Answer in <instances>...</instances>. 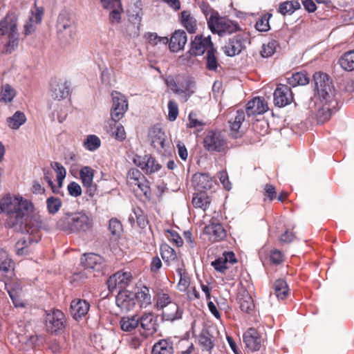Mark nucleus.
Wrapping results in <instances>:
<instances>
[{"mask_svg": "<svg viewBox=\"0 0 354 354\" xmlns=\"http://www.w3.org/2000/svg\"><path fill=\"white\" fill-rule=\"evenodd\" d=\"M317 95L311 99L309 109L317 119L324 122L330 119L332 109L337 105L335 88L330 77L324 73L317 72L313 75Z\"/></svg>", "mask_w": 354, "mask_h": 354, "instance_id": "1", "label": "nucleus"}, {"mask_svg": "<svg viewBox=\"0 0 354 354\" xmlns=\"http://www.w3.org/2000/svg\"><path fill=\"white\" fill-rule=\"evenodd\" d=\"M43 226L44 223L39 215H34L28 221H26L25 230L29 235L16 243L15 252L17 255L27 256L30 253L32 243H37L40 240L41 235L38 233L39 229Z\"/></svg>", "mask_w": 354, "mask_h": 354, "instance_id": "2", "label": "nucleus"}, {"mask_svg": "<svg viewBox=\"0 0 354 354\" xmlns=\"http://www.w3.org/2000/svg\"><path fill=\"white\" fill-rule=\"evenodd\" d=\"M57 227L69 232H85L92 226V220L84 212L65 213L57 221Z\"/></svg>", "mask_w": 354, "mask_h": 354, "instance_id": "3", "label": "nucleus"}, {"mask_svg": "<svg viewBox=\"0 0 354 354\" xmlns=\"http://www.w3.org/2000/svg\"><path fill=\"white\" fill-rule=\"evenodd\" d=\"M204 14L207 20L208 28L214 34L223 37L241 30L237 22L221 17L217 12L205 10Z\"/></svg>", "mask_w": 354, "mask_h": 354, "instance_id": "4", "label": "nucleus"}, {"mask_svg": "<svg viewBox=\"0 0 354 354\" xmlns=\"http://www.w3.org/2000/svg\"><path fill=\"white\" fill-rule=\"evenodd\" d=\"M165 83L171 91L180 96L182 102H187L194 93L195 81L190 76L178 75L176 79L168 77Z\"/></svg>", "mask_w": 354, "mask_h": 354, "instance_id": "5", "label": "nucleus"}, {"mask_svg": "<svg viewBox=\"0 0 354 354\" xmlns=\"http://www.w3.org/2000/svg\"><path fill=\"white\" fill-rule=\"evenodd\" d=\"M57 32L61 40L70 43L75 35V28L74 21L66 11L59 13L57 21Z\"/></svg>", "mask_w": 354, "mask_h": 354, "instance_id": "6", "label": "nucleus"}, {"mask_svg": "<svg viewBox=\"0 0 354 354\" xmlns=\"http://www.w3.org/2000/svg\"><path fill=\"white\" fill-rule=\"evenodd\" d=\"M133 279L132 274L128 271H118L111 276L107 280V286L110 292H127L126 288L129 286Z\"/></svg>", "mask_w": 354, "mask_h": 354, "instance_id": "7", "label": "nucleus"}, {"mask_svg": "<svg viewBox=\"0 0 354 354\" xmlns=\"http://www.w3.org/2000/svg\"><path fill=\"white\" fill-rule=\"evenodd\" d=\"M66 318L64 313L59 310H53L46 313V326L51 333H57L66 326Z\"/></svg>", "mask_w": 354, "mask_h": 354, "instance_id": "8", "label": "nucleus"}, {"mask_svg": "<svg viewBox=\"0 0 354 354\" xmlns=\"http://www.w3.org/2000/svg\"><path fill=\"white\" fill-rule=\"evenodd\" d=\"M113 105L111 117L114 122L119 121L128 109V102L126 97L118 92L112 93Z\"/></svg>", "mask_w": 354, "mask_h": 354, "instance_id": "9", "label": "nucleus"}, {"mask_svg": "<svg viewBox=\"0 0 354 354\" xmlns=\"http://www.w3.org/2000/svg\"><path fill=\"white\" fill-rule=\"evenodd\" d=\"M226 145L225 140L218 132L209 131L204 139V147L210 151H222Z\"/></svg>", "mask_w": 354, "mask_h": 354, "instance_id": "10", "label": "nucleus"}, {"mask_svg": "<svg viewBox=\"0 0 354 354\" xmlns=\"http://www.w3.org/2000/svg\"><path fill=\"white\" fill-rule=\"evenodd\" d=\"M133 162L146 174L156 172L160 169V165L150 155H145V156L136 155L134 156Z\"/></svg>", "mask_w": 354, "mask_h": 354, "instance_id": "11", "label": "nucleus"}, {"mask_svg": "<svg viewBox=\"0 0 354 354\" xmlns=\"http://www.w3.org/2000/svg\"><path fill=\"white\" fill-rule=\"evenodd\" d=\"M138 323L144 330L145 337L152 335L158 330L157 317L151 312L144 313L138 317Z\"/></svg>", "mask_w": 354, "mask_h": 354, "instance_id": "12", "label": "nucleus"}, {"mask_svg": "<svg viewBox=\"0 0 354 354\" xmlns=\"http://www.w3.org/2000/svg\"><path fill=\"white\" fill-rule=\"evenodd\" d=\"M19 205H17V213L12 214L8 221V226L11 227L20 225L24 223V212L32 211L33 209L32 203L28 201L19 198Z\"/></svg>", "mask_w": 354, "mask_h": 354, "instance_id": "13", "label": "nucleus"}, {"mask_svg": "<svg viewBox=\"0 0 354 354\" xmlns=\"http://www.w3.org/2000/svg\"><path fill=\"white\" fill-rule=\"evenodd\" d=\"M14 276L13 263L7 252L0 249V281L6 282Z\"/></svg>", "mask_w": 354, "mask_h": 354, "instance_id": "14", "label": "nucleus"}, {"mask_svg": "<svg viewBox=\"0 0 354 354\" xmlns=\"http://www.w3.org/2000/svg\"><path fill=\"white\" fill-rule=\"evenodd\" d=\"M293 96L290 88L285 84H280L274 92V103L279 107H283L292 102Z\"/></svg>", "mask_w": 354, "mask_h": 354, "instance_id": "15", "label": "nucleus"}, {"mask_svg": "<svg viewBox=\"0 0 354 354\" xmlns=\"http://www.w3.org/2000/svg\"><path fill=\"white\" fill-rule=\"evenodd\" d=\"M19 34L17 17L14 14H8L0 21V35L8 37Z\"/></svg>", "mask_w": 354, "mask_h": 354, "instance_id": "16", "label": "nucleus"}, {"mask_svg": "<svg viewBox=\"0 0 354 354\" xmlns=\"http://www.w3.org/2000/svg\"><path fill=\"white\" fill-rule=\"evenodd\" d=\"M246 39L241 35H237L230 38L224 47V53L226 55L233 57L239 54L245 47Z\"/></svg>", "mask_w": 354, "mask_h": 354, "instance_id": "17", "label": "nucleus"}, {"mask_svg": "<svg viewBox=\"0 0 354 354\" xmlns=\"http://www.w3.org/2000/svg\"><path fill=\"white\" fill-rule=\"evenodd\" d=\"M81 263L86 270L100 271L104 266V261L101 256L90 253L81 257Z\"/></svg>", "mask_w": 354, "mask_h": 354, "instance_id": "18", "label": "nucleus"}, {"mask_svg": "<svg viewBox=\"0 0 354 354\" xmlns=\"http://www.w3.org/2000/svg\"><path fill=\"white\" fill-rule=\"evenodd\" d=\"M204 233L208 236V239L212 242L218 241L224 239L226 236L225 230L221 224L212 221L208 225L204 228Z\"/></svg>", "mask_w": 354, "mask_h": 354, "instance_id": "19", "label": "nucleus"}, {"mask_svg": "<svg viewBox=\"0 0 354 354\" xmlns=\"http://www.w3.org/2000/svg\"><path fill=\"white\" fill-rule=\"evenodd\" d=\"M51 96L60 100L66 97L69 94V84L66 80H55L50 85Z\"/></svg>", "mask_w": 354, "mask_h": 354, "instance_id": "20", "label": "nucleus"}, {"mask_svg": "<svg viewBox=\"0 0 354 354\" xmlns=\"http://www.w3.org/2000/svg\"><path fill=\"white\" fill-rule=\"evenodd\" d=\"M80 178L84 187L87 188L86 192L90 196H94L96 185L93 183L94 171L89 167H83L80 171Z\"/></svg>", "mask_w": 354, "mask_h": 354, "instance_id": "21", "label": "nucleus"}, {"mask_svg": "<svg viewBox=\"0 0 354 354\" xmlns=\"http://www.w3.org/2000/svg\"><path fill=\"white\" fill-rule=\"evenodd\" d=\"M243 342L251 351H257L260 349L263 339L256 329L250 328L243 335Z\"/></svg>", "mask_w": 354, "mask_h": 354, "instance_id": "22", "label": "nucleus"}, {"mask_svg": "<svg viewBox=\"0 0 354 354\" xmlns=\"http://www.w3.org/2000/svg\"><path fill=\"white\" fill-rule=\"evenodd\" d=\"M214 48L213 43L211 41L210 36L203 37L201 35L195 37L194 40L192 42V49L196 55H201L205 51L208 53V50Z\"/></svg>", "mask_w": 354, "mask_h": 354, "instance_id": "23", "label": "nucleus"}, {"mask_svg": "<svg viewBox=\"0 0 354 354\" xmlns=\"http://www.w3.org/2000/svg\"><path fill=\"white\" fill-rule=\"evenodd\" d=\"M268 109V104L264 98L256 97L249 101L246 105V113L251 115H260L266 112Z\"/></svg>", "mask_w": 354, "mask_h": 354, "instance_id": "24", "label": "nucleus"}, {"mask_svg": "<svg viewBox=\"0 0 354 354\" xmlns=\"http://www.w3.org/2000/svg\"><path fill=\"white\" fill-rule=\"evenodd\" d=\"M43 14L44 10L42 8H35V12L32 13V15L24 26V34L25 36H28L35 31L37 26L41 21Z\"/></svg>", "mask_w": 354, "mask_h": 354, "instance_id": "25", "label": "nucleus"}, {"mask_svg": "<svg viewBox=\"0 0 354 354\" xmlns=\"http://www.w3.org/2000/svg\"><path fill=\"white\" fill-rule=\"evenodd\" d=\"M187 41V34L184 30H176L171 37L169 46L172 52H178L183 49Z\"/></svg>", "mask_w": 354, "mask_h": 354, "instance_id": "26", "label": "nucleus"}, {"mask_svg": "<svg viewBox=\"0 0 354 354\" xmlns=\"http://www.w3.org/2000/svg\"><path fill=\"white\" fill-rule=\"evenodd\" d=\"M19 204V198L18 197H12L10 196H5L2 198L0 203V208L2 212L8 214V217L7 218V224L8 225V221L10 216L17 213V205Z\"/></svg>", "mask_w": 354, "mask_h": 354, "instance_id": "27", "label": "nucleus"}, {"mask_svg": "<svg viewBox=\"0 0 354 354\" xmlns=\"http://www.w3.org/2000/svg\"><path fill=\"white\" fill-rule=\"evenodd\" d=\"M89 308V304L85 300L75 299L71 304V313L74 319H78L88 313Z\"/></svg>", "mask_w": 354, "mask_h": 354, "instance_id": "28", "label": "nucleus"}, {"mask_svg": "<svg viewBox=\"0 0 354 354\" xmlns=\"http://www.w3.org/2000/svg\"><path fill=\"white\" fill-rule=\"evenodd\" d=\"M134 295L129 292H121L116 297V304L122 310L129 311L135 306Z\"/></svg>", "mask_w": 354, "mask_h": 354, "instance_id": "29", "label": "nucleus"}, {"mask_svg": "<svg viewBox=\"0 0 354 354\" xmlns=\"http://www.w3.org/2000/svg\"><path fill=\"white\" fill-rule=\"evenodd\" d=\"M152 146L159 152L165 148V135L159 128H154L149 132Z\"/></svg>", "mask_w": 354, "mask_h": 354, "instance_id": "30", "label": "nucleus"}, {"mask_svg": "<svg viewBox=\"0 0 354 354\" xmlns=\"http://www.w3.org/2000/svg\"><path fill=\"white\" fill-rule=\"evenodd\" d=\"M194 182L196 188L201 192L206 189H210L213 186L212 178L207 174H195L194 176Z\"/></svg>", "mask_w": 354, "mask_h": 354, "instance_id": "31", "label": "nucleus"}, {"mask_svg": "<svg viewBox=\"0 0 354 354\" xmlns=\"http://www.w3.org/2000/svg\"><path fill=\"white\" fill-rule=\"evenodd\" d=\"M198 340L203 351H209L214 346L215 337L209 330H203L198 337Z\"/></svg>", "mask_w": 354, "mask_h": 354, "instance_id": "32", "label": "nucleus"}, {"mask_svg": "<svg viewBox=\"0 0 354 354\" xmlns=\"http://www.w3.org/2000/svg\"><path fill=\"white\" fill-rule=\"evenodd\" d=\"M238 299L240 308L243 312L249 313L250 311L253 310L254 304L251 295L248 291L245 290L240 291Z\"/></svg>", "mask_w": 354, "mask_h": 354, "instance_id": "33", "label": "nucleus"}, {"mask_svg": "<svg viewBox=\"0 0 354 354\" xmlns=\"http://www.w3.org/2000/svg\"><path fill=\"white\" fill-rule=\"evenodd\" d=\"M181 317L182 311L174 302L170 303L167 307L163 309L162 318L167 321L174 322V320L180 319Z\"/></svg>", "mask_w": 354, "mask_h": 354, "instance_id": "34", "label": "nucleus"}, {"mask_svg": "<svg viewBox=\"0 0 354 354\" xmlns=\"http://www.w3.org/2000/svg\"><path fill=\"white\" fill-rule=\"evenodd\" d=\"M180 21L184 28L189 32L194 33L197 29V21L189 11L181 12Z\"/></svg>", "mask_w": 354, "mask_h": 354, "instance_id": "35", "label": "nucleus"}, {"mask_svg": "<svg viewBox=\"0 0 354 354\" xmlns=\"http://www.w3.org/2000/svg\"><path fill=\"white\" fill-rule=\"evenodd\" d=\"M151 354H174L173 343L167 339H160L152 347Z\"/></svg>", "mask_w": 354, "mask_h": 354, "instance_id": "36", "label": "nucleus"}, {"mask_svg": "<svg viewBox=\"0 0 354 354\" xmlns=\"http://www.w3.org/2000/svg\"><path fill=\"white\" fill-rule=\"evenodd\" d=\"M274 295L279 300L285 299L289 295V288L284 279H277L273 286Z\"/></svg>", "mask_w": 354, "mask_h": 354, "instance_id": "37", "label": "nucleus"}, {"mask_svg": "<svg viewBox=\"0 0 354 354\" xmlns=\"http://www.w3.org/2000/svg\"><path fill=\"white\" fill-rule=\"evenodd\" d=\"M19 34L7 37V41L4 44L1 53L6 55H10L15 52L19 46Z\"/></svg>", "mask_w": 354, "mask_h": 354, "instance_id": "38", "label": "nucleus"}, {"mask_svg": "<svg viewBox=\"0 0 354 354\" xmlns=\"http://www.w3.org/2000/svg\"><path fill=\"white\" fill-rule=\"evenodd\" d=\"M121 329L124 332H131L138 326V316H127L121 318L120 321Z\"/></svg>", "mask_w": 354, "mask_h": 354, "instance_id": "39", "label": "nucleus"}, {"mask_svg": "<svg viewBox=\"0 0 354 354\" xmlns=\"http://www.w3.org/2000/svg\"><path fill=\"white\" fill-rule=\"evenodd\" d=\"M26 121L25 114L20 111H16L14 115L7 118L8 126L12 129H18Z\"/></svg>", "mask_w": 354, "mask_h": 354, "instance_id": "40", "label": "nucleus"}, {"mask_svg": "<svg viewBox=\"0 0 354 354\" xmlns=\"http://www.w3.org/2000/svg\"><path fill=\"white\" fill-rule=\"evenodd\" d=\"M245 120V113L243 110H238L232 122H230L231 133L233 137L239 136V129L243 122Z\"/></svg>", "mask_w": 354, "mask_h": 354, "instance_id": "41", "label": "nucleus"}, {"mask_svg": "<svg viewBox=\"0 0 354 354\" xmlns=\"http://www.w3.org/2000/svg\"><path fill=\"white\" fill-rule=\"evenodd\" d=\"M339 63L345 71L354 70V50L345 53L339 59Z\"/></svg>", "mask_w": 354, "mask_h": 354, "instance_id": "42", "label": "nucleus"}, {"mask_svg": "<svg viewBox=\"0 0 354 354\" xmlns=\"http://www.w3.org/2000/svg\"><path fill=\"white\" fill-rule=\"evenodd\" d=\"M134 297L137 299L142 308H146L151 304V296L149 290L145 286L136 292Z\"/></svg>", "mask_w": 354, "mask_h": 354, "instance_id": "43", "label": "nucleus"}, {"mask_svg": "<svg viewBox=\"0 0 354 354\" xmlns=\"http://www.w3.org/2000/svg\"><path fill=\"white\" fill-rule=\"evenodd\" d=\"M129 21L137 26V28L139 29L140 22L142 20V11L140 8V3L134 4L133 8L128 11Z\"/></svg>", "mask_w": 354, "mask_h": 354, "instance_id": "44", "label": "nucleus"}, {"mask_svg": "<svg viewBox=\"0 0 354 354\" xmlns=\"http://www.w3.org/2000/svg\"><path fill=\"white\" fill-rule=\"evenodd\" d=\"M288 82L293 87L298 85H306L309 82V77L306 73L298 72L292 74L291 77L288 78Z\"/></svg>", "mask_w": 354, "mask_h": 354, "instance_id": "45", "label": "nucleus"}, {"mask_svg": "<svg viewBox=\"0 0 354 354\" xmlns=\"http://www.w3.org/2000/svg\"><path fill=\"white\" fill-rule=\"evenodd\" d=\"M300 8V3L298 1H287L281 3L279 7V12L283 15H291L295 10Z\"/></svg>", "mask_w": 354, "mask_h": 354, "instance_id": "46", "label": "nucleus"}, {"mask_svg": "<svg viewBox=\"0 0 354 354\" xmlns=\"http://www.w3.org/2000/svg\"><path fill=\"white\" fill-rule=\"evenodd\" d=\"M160 254L163 261L168 264L176 259L175 250L167 244L160 246Z\"/></svg>", "mask_w": 354, "mask_h": 354, "instance_id": "47", "label": "nucleus"}, {"mask_svg": "<svg viewBox=\"0 0 354 354\" xmlns=\"http://www.w3.org/2000/svg\"><path fill=\"white\" fill-rule=\"evenodd\" d=\"M51 167L56 173L58 187H61L66 176V169L59 162H52Z\"/></svg>", "mask_w": 354, "mask_h": 354, "instance_id": "48", "label": "nucleus"}, {"mask_svg": "<svg viewBox=\"0 0 354 354\" xmlns=\"http://www.w3.org/2000/svg\"><path fill=\"white\" fill-rule=\"evenodd\" d=\"M129 221L131 222L136 221L138 225L140 227H145L147 224L146 216L143 214L142 211L138 208L133 209V214L130 215Z\"/></svg>", "mask_w": 354, "mask_h": 354, "instance_id": "49", "label": "nucleus"}, {"mask_svg": "<svg viewBox=\"0 0 354 354\" xmlns=\"http://www.w3.org/2000/svg\"><path fill=\"white\" fill-rule=\"evenodd\" d=\"M48 211L51 214H56L62 207V201L59 198L50 196L46 200Z\"/></svg>", "mask_w": 354, "mask_h": 354, "instance_id": "50", "label": "nucleus"}, {"mask_svg": "<svg viewBox=\"0 0 354 354\" xmlns=\"http://www.w3.org/2000/svg\"><path fill=\"white\" fill-rule=\"evenodd\" d=\"M172 302L171 298L168 294L164 292H158L157 294L156 306L158 310H163Z\"/></svg>", "mask_w": 354, "mask_h": 354, "instance_id": "51", "label": "nucleus"}, {"mask_svg": "<svg viewBox=\"0 0 354 354\" xmlns=\"http://www.w3.org/2000/svg\"><path fill=\"white\" fill-rule=\"evenodd\" d=\"M133 189L135 192H138L140 191L141 193L147 198H149L151 196V189L147 182L145 178L142 179L137 184H134Z\"/></svg>", "mask_w": 354, "mask_h": 354, "instance_id": "52", "label": "nucleus"}, {"mask_svg": "<svg viewBox=\"0 0 354 354\" xmlns=\"http://www.w3.org/2000/svg\"><path fill=\"white\" fill-rule=\"evenodd\" d=\"M272 15L266 14L263 15L256 23L255 28L259 32H266L270 30L269 19Z\"/></svg>", "mask_w": 354, "mask_h": 354, "instance_id": "53", "label": "nucleus"}, {"mask_svg": "<svg viewBox=\"0 0 354 354\" xmlns=\"http://www.w3.org/2000/svg\"><path fill=\"white\" fill-rule=\"evenodd\" d=\"M215 53L216 50L211 48L207 53V68L209 71H216L218 66Z\"/></svg>", "mask_w": 354, "mask_h": 354, "instance_id": "54", "label": "nucleus"}, {"mask_svg": "<svg viewBox=\"0 0 354 354\" xmlns=\"http://www.w3.org/2000/svg\"><path fill=\"white\" fill-rule=\"evenodd\" d=\"M192 203L195 207L205 209L209 206V201L203 194H200L193 197Z\"/></svg>", "mask_w": 354, "mask_h": 354, "instance_id": "55", "label": "nucleus"}, {"mask_svg": "<svg viewBox=\"0 0 354 354\" xmlns=\"http://www.w3.org/2000/svg\"><path fill=\"white\" fill-rule=\"evenodd\" d=\"M143 178H145L144 176L136 169H131L128 172L127 180L131 187H133L134 184L138 183Z\"/></svg>", "mask_w": 354, "mask_h": 354, "instance_id": "56", "label": "nucleus"}, {"mask_svg": "<svg viewBox=\"0 0 354 354\" xmlns=\"http://www.w3.org/2000/svg\"><path fill=\"white\" fill-rule=\"evenodd\" d=\"M277 46L275 40L270 41L267 44H263L262 50H261V55L263 57H269L272 56Z\"/></svg>", "mask_w": 354, "mask_h": 354, "instance_id": "57", "label": "nucleus"}, {"mask_svg": "<svg viewBox=\"0 0 354 354\" xmlns=\"http://www.w3.org/2000/svg\"><path fill=\"white\" fill-rule=\"evenodd\" d=\"M15 90L8 84H6L3 86L1 97V100L5 102H11L15 96Z\"/></svg>", "mask_w": 354, "mask_h": 354, "instance_id": "58", "label": "nucleus"}, {"mask_svg": "<svg viewBox=\"0 0 354 354\" xmlns=\"http://www.w3.org/2000/svg\"><path fill=\"white\" fill-rule=\"evenodd\" d=\"M84 146L89 151H95L100 146V140L94 135H90L84 141Z\"/></svg>", "mask_w": 354, "mask_h": 354, "instance_id": "59", "label": "nucleus"}, {"mask_svg": "<svg viewBox=\"0 0 354 354\" xmlns=\"http://www.w3.org/2000/svg\"><path fill=\"white\" fill-rule=\"evenodd\" d=\"M109 230L112 235L119 236L122 232V225L116 218H111L109 221Z\"/></svg>", "mask_w": 354, "mask_h": 354, "instance_id": "60", "label": "nucleus"}, {"mask_svg": "<svg viewBox=\"0 0 354 354\" xmlns=\"http://www.w3.org/2000/svg\"><path fill=\"white\" fill-rule=\"evenodd\" d=\"M109 19L112 23H120L121 20V14L123 12L122 4L120 7L114 6L110 9Z\"/></svg>", "mask_w": 354, "mask_h": 354, "instance_id": "61", "label": "nucleus"}, {"mask_svg": "<svg viewBox=\"0 0 354 354\" xmlns=\"http://www.w3.org/2000/svg\"><path fill=\"white\" fill-rule=\"evenodd\" d=\"M168 118L170 121H174L178 115V106L174 100H169L168 102Z\"/></svg>", "mask_w": 354, "mask_h": 354, "instance_id": "62", "label": "nucleus"}, {"mask_svg": "<svg viewBox=\"0 0 354 354\" xmlns=\"http://www.w3.org/2000/svg\"><path fill=\"white\" fill-rule=\"evenodd\" d=\"M212 266L214 269L220 272H224L228 268L227 263L222 257L218 258L212 262Z\"/></svg>", "mask_w": 354, "mask_h": 354, "instance_id": "63", "label": "nucleus"}, {"mask_svg": "<svg viewBox=\"0 0 354 354\" xmlns=\"http://www.w3.org/2000/svg\"><path fill=\"white\" fill-rule=\"evenodd\" d=\"M68 191L70 195L77 197L81 195L82 189L79 184L75 182H72L68 185Z\"/></svg>", "mask_w": 354, "mask_h": 354, "instance_id": "64", "label": "nucleus"}]
</instances>
